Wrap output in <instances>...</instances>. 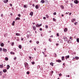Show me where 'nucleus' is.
Returning a JSON list of instances; mask_svg holds the SVG:
<instances>
[{"label":"nucleus","instance_id":"obj_1","mask_svg":"<svg viewBox=\"0 0 79 79\" xmlns=\"http://www.w3.org/2000/svg\"><path fill=\"white\" fill-rule=\"evenodd\" d=\"M37 27L35 26V25H33L32 27L33 29L34 30V31H35L36 30V27Z\"/></svg>","mask_w":79,"mask_h":79},{"label":"nucleus","instance_id":"obj_2","mask_svg":"<svg viewBox=\"0 0 79 79\" xmlns=\"http://www.w3.org/2000/svg\"><path fill=\"white\" fill-rule=\"evenodd\" d=\"M37 27H40V26H42V24H37L36 25H35Z\"/></svg>","mask_w":79,"mask_h":79},{"label":"nucleus","instance_id":"obj_3","mask_svg":"<svg viewBox=\"0 0 79 79\" xmlns=\"http://www.w3.org/2000/svg\"><path fill=\"white\" fill-rule=\"evenodd\" d=\"M63 39H64V41H67V40H68V38L66 36H64Z\"/></svg>","mask_w":79,"mask_h":79},{"label":"nucleus","instance_id":"obj_4","mask_svg":"<svg viewBox=\"0 0 79 79\" xmlns=\"http://www.w3.org/2000/svg\"><path fill=\"white\" fill-rule=\"evenodd\" d=\"M74 3L75 4H78V1L77 0H75L74 1Z\"/></svg>","mask_w":79,"mask_h":79},{"label":"nucleus","instance_id":"obj_5","mask_svg":"<svg viewBox=\"0 0 79 79\" xmlns=\"http://www.w3.org/2000/svg\"><path fill=\"white\" fill-rule=\"evenodd\" d=\"M25 67L28 66V64L27 62H25L24 64Z\"/></svg>","mask_w":79,"mask_h":79},{"label":"nucleus","instance_id":"obj_6","mask_svg":"<svg viewBox=\"0 0 79 79\" xmlns=\"http://www.w3.org/2000/svg\"><path fill=\"white\" fill-rule=\"evenodd\" d=\"M66 60H67L68 58H69V56L68 55L65 56Z\"/></svg>","mask_w":79,"mask_h":79},{"label":"nucleus","instance_id":"obj_7","mask_svg":"<svg viewBox=\"0 0 79 79\" xmlns=\"http://www.w3.org/2000/svg\"><path fill=\"white\" fill-rule=\"evenodd\" d=\"M56 62H58V63H61V60L59 59L58 60H56Z\"/></svg>","mask_w":79,"mask_h":79},{"label":"nucleus","instance_id":"obj_8","mask_svg":"<svg viewBox=\"0 0 79 79\" xmlns=\"http://www.w3.org/2000/svg\"><path fill=\"white\" fill-rule=\"evenodd\" d=\"M45 2V0H41L40 1V3H44Z\"/></svg>","mask_w":79,"mask_h":79},{"label":"nucleus","instance_id":"obj_9","mask_svg":"<svg viewBox=\"0 0 79 79\" xmlns=\"http://www.w3.org/2000/svg\"><path fill=\"white\" fill-rule=\"evenodd\" d=\"M2 50H3V52H6V51H7L6 49L5 48H3Z\"/></svg>","mask_w":79,"mask_h":79},{"label":"nucleus","instance_id":"obj_10","mask_svg":"<svg viewBox=\"0 0 79 79\" xmlns=\"http://www.w3.org/2000/svg\"><path fill=\"white\" fill-rule=\"evenodd\" d=\"M7 2H8V0H4V3H6Z\"/></svg>","mask_w":79,"mask_h":79},{"label":"nucleus","instance_id":"obj_11","mask_svg":"<svg viewBox=\"0 0 79 79\" xmlns=\"http://www.w3.org/2000/svg\"><path fill=\"white\" fill-rule=\"evenodd\" d=\"M10 68V66L9 65H8L7 66V67H6L7 69H8Z\"/></svg>","mask_w":79,"mask_h":79},{"label":"nucleus","instance_id":"obj_12","mask_svg":"<svg viewBox=\"0 0 79 79\" xmlns=\"http://www.w3.org/2000/svg\"><path fill=\"white\" fill-rule=\"evenodd\" d=\"M26 68L27 70H28V69H29V68H30V67H29V66H27V67H25Z\"/></svg>","mask_w":79,"mask_h":79},{"label":"nucleus","instance_id":"obj_13","mask_svg":"<svg viewBox=\"0 0 79 79\" xmlns=\"http://www.w3.org/2000/svg\"><path fill=\"white\" fill-rule=\"evenodd\" d=\"M73 58L74 59H76V60H78L79 58V57L77 56H76L74 58V57H73Z\"/></svg>","mask_w":79,"mask_h":79},{"label":"nucleus","instance_id":"obj_14","mask_svg":"<svg viewBox=\"0 0 79 79\" xmlns=\"http://www.w3.org/2000/svg\"><path fill=\"white\" fill-rule=\"evenodd\" d=\"M3 64H2V65H0V68H3Z\"/></svg>","mask_w":79,"mask_h":79},{"label":"nucleus","instance_id":"obj_15","mask_svg":"<svg viewBox=\"0 0 79 79\" xmlns=\"http://www.w3.org/2000/svg\"><path fill=\"white\" fill-rule=\"evenodd\" d=\"M35 7L36 9H38V8H39V6H38V5H36L35 6Z\"/></svg>","mask_w":79,"mask_h":79},{"label":"nucleus","instance_id":"obj_16","mask_svg":"<svg viewBox=\"0 0 79 79\" xmlns=\"http://www.w3.org/2000/svg\"><path fill=\"white\" fill-rule=\"evenodd\" d=\"M15 35H18V36L21 35V34L19 33H16Z\"/></svg>","mask_w":79,"mask_h":79},{"label":"nucleus","instance_id":"obj_17","mask_svg":"<svg viewBox=\"0 0 79 79\" xmlns=\"http://www.w3.org/2000/svg\"><path fill=\"white\" fill-rule=\"evenodd\" d=\"M33 12H31L30 14V15H31V16H32V15H33Z\"/></svg>","mask_w":79,"mask_h":79},{"label":"nucleus","instance_id":"obj_18","mask_svg":"<svg viewBox=\"0 0 79 79\" xmlns=\"http://www.w3.org/2000/svg\"><path fill=\"white\" fill-rule=\"evenodd\" d=\"M76 21V19H73L71 20V21L72 23H73V22H74V21Z\"/></svg>","mask_w":79,"mask_h":79},{"label":"nucleus","instance_id":"obj_19","mask_svg":"<svg viewBox=\"0 0 79 79\" xmlns=\"http://www.w3.org/2000/svg\"><path fill=\"white\" fill-rule=\"evenodd\" d=\"M20 19V18L19 17H17L16 19L15 20L16 21H17V20H19Z\"/></svg>","mask_w":79,"mask_h":79},{"label":"nucleus","instance_id":"obj_20","mask_svg":"<svg viewBox=\"0 0 79 79\" xmlns=\"http://www.w3.org/2000/svg\"><path fill=\"white\" fill-rule=\"evenodd\" d=\"M19 48H20V49H21L22 48V46H21V45H19Z\"/></svg>","mask_w":79,"mask_h":79},{"label":"nucleus","instance_id":"obj_21","mask_svg":"<svg viewBox=\"0 0 79 79\" xmlns=\"http://www.w3.org/2000/svg\"><path fill=\"white\" fill-rule=\"evenodd\" d=\"M64 56H62L61 58V60L62 61H63L64 60Z\"/></svg>","mask_w":79,"mask_h":79},{"label":"nucleus","instance_id":"obj_22","mask_svg":"<svg viewBox=\"0 0 79 79\" xmlns=\"http://www.w3.org/2000/svg\"><path fill=\"white\" fill-rule=\"evenodd\" d=\"M60 8H61L63 9H64V6L63 5H61L60 6Z\"/></svg>","mask_w":79,"mask_h":79},{"label":"nucleus","instance_id":"obj_23","mask_svg":"<svg viewBox=\"0 0 79 79\" xmlns=\"http://www.w3.org/2000/svg\"><path fill=\"white\" fill-rule=\"evenodd\" d=\"M1 47H3L4 46V44L3 43H2L1 44Z\"/></svg>","mask_w":79,"mask_h":79},{"label":"nucleus","instance_id":"obj_24","mask_svg":"<svg viewBox=\"0 0 79 79\" xmlns=\"http://www.w3.org/2000/svg\"><path fill=\"white\" fill-rule=\"evenodd\" d=\"M15 23V22L14 21H13V22L12 24V26H14Z\"/></svg>","mask_w":79,"mask_h":79},{"label":"nucleus","instance_id":"obj_25","mask_svg":"<svg viewBox=\"0 0 79 79\" xmlns=\"http://www.w3.org/2000/svg\"><path fill=\"white\" fill-rule=\"evenodd\" d=\"M50 65H51L52 66H53V63H52V62H51L50 63Z\"/></svg>","mask_w":79,"mask_h":79},{"label":"nucleus","instance_id":"obj_26","mask_svg":"<svg viewBox=\"0 0 79 79\" xmlns=\"http://www.w3.org/2000/svg\"><path fill=\"white\" fill-rule=\"evenodd\" d=\"M6 71L7 70L6 69H4L3 70V72H4V73H6Z\"/></svg>","mask_w":79,"mask_h":79},{"label":"nucleus","instance_id":"obj_27","mask_svg":"<svg viewBox=\"0 0 79 79\" xmlns=\"http://www.w3.org/2000/svg\"><path fill=\"white\" fill-rule=\"evenodd\" d=\"M64 32H66V31H68V29L66 28H65L64 29Z\"/></svg>","mask_w":79,"mask_h":79},{"label":"nucleus","instance_id":"obj_28","mask_svg":"<svg viewBox=\"0 0 79 79\" xmlns=\"http://www.w3.org/2000/svg\"><path fill=\"white\" fill-rule=\"evenodd\" d=\"M10 54H12L13 55H15V53L13 52H10Z\"/></svg>","mask_w":79,"mask_h":79},{"label":"nucleus","instance_id":"obj_29","mask_svg":"<svg viewBox=\"0 0 79 79\" xmlns=\"http://www.w3.org/2000/svg\"><path fill=\"white\" fill-rule=\"evenodd\" d=\"M5 60L6 61H8V58L6 57L5 58Z\"/></svg>","mask_w":79,"mask_h":79},{"label":"nucleus","instance_id":"obj_30","mask_svg":"<svg viewBox=\"0 0 79 79\" xmlns=\"http://www.w3.org/2000/svg\"><path fill=\"white\" fill-rule=\"evenodd\" d=\"M52 40L51 38H49L48 39V41H49V42H52V41L51 40Z\"/></svg>","mask_w":79,"mask_h":79},{"label":"nucleus","instance_id":"obj_31","mask_svg":"<svg viewBox=\"0 0 79 79\" xmlns=\"http://www.w3.org/2000/svg\"><path fill=\"white\" fill-rule=\"evenodd\" d=\"M46 17L47 18H49V16L48 15H46Z\"/></svg>","mask_w":79,"mask_h":79},{"label":"nucleus","instance_id":"obj_32","mask_svg":"<svg viewBox=\"0 0 79 79\" xmlns=\"http://www.w3.org/2000/svg\"><path fill=\"white\" fill-rule=\"evenodd\" d=\"M77 42H79V38L77 39Z\"/></svg>","mask_w":79,"mask_h":79},{"label":"nucleus","instance_id":"obj_33","mask_svg":"<svg viewBox=\"0 0 79 79\" xmlns=\"http://www.w3.org/2000/svg\"><path fill=\"white\" fill-rule=\"evenodd\" d=\"M53 21H56V19H55L54 18H53Z\"/></svg>","mask_w":79,"mask_h":79},{"label":"nucleus","instance_id":"obj_34","mask_svg":"<svg viewBox=\"0 0 79 79\" xmlns=\"http://www.w3.org/2000/svg\"><path fill=\"white\" fill-rule=\"evenodd\" d=\"M45 27L46 29H47V28H48V25H45Z\"/></svg>","mask_w":79,"mask_h":79},{"label":"nucleus","instance_id":"obj_35","mask_svg":"<svg viewBox=\"0 0 79 79\" xmlns=\"http://www.w3.org/2000/svg\"><path fill=\"white\" fill-rule=\"evenodd\" d=\"M31 64H35V62H34V61H33L31 62Z\"/></svg>","mask_w":79,"mask_h":79},{"label":"nucleus","instance_id":"obj_36","mask_svg":"<svg viewBox=\"0 0 79 79\" xmlns=\"http://www.w3.org/2000/svg\"><path fill=\"white\" fill-rule=\"evenodd\" d=\"M14 43L13 42H12L11 43V45L12 46H13L14 45Z\"/></svg>","mask_w":79,"mask_h":79},{"label":"nucleus","instance_id":"obj_37","mask_svg":"<svg viewBox=\"0 0 79 79\" xmlns=\"http://www.w3.org/2000/svg\"><path fill=\"white\" fill-rule=\"evenodd\" d=\"M53 15H56V12H54L53 13Z\"/></svg>","mask_w":79,"mask_h":79},{"label":"nucleus","instance_id":"obj_38","mask_svg":"<svg viewBox=\"0 0 79 79\" xmlns=\"http://www.w3.org/2000/svg\"><path fill=\"white\" fill-rule=\"evenodd\" d=\"M24 8H27V6H26V5H25L23 6Z\"/></svg>","mask_w":79,"mask_h":79},{"label":"nucleus","instance_id":"obj_39","mask_svg":"<svg viewBox=\"0 0 79 79\" xmlns=\"http://www.w3.org/2000/svg\"><path fill=\"white\" fill-rule=\"evenodd\" d=\"M27 74H29V72L27 71Z\"/></svg>","mask_w":79,"mask_h":79},{"label":"nucleus","instance_id":"obj_40","mask_svg":"<svg viewBox=\"0 0 79 79\" xmlns=\"http://www.w3.org/2000/svg\"><path fill=\"white\" fill-rule=\"evenodd\" d=\"M59 76H62V74H61V73H60L59 74Z\"/></svg>","mask_w":79,"mask_h":79},{"label":"nucleus","instance_id":"obj_41","mask_svg":"<svg viewBox=\"0 0 79 79\" xmlns=\"http://www.w3.org/2000/svg\"><path fill=\"white\" fill-rule=\"evenodd\" d=\"M36 44H39V41H37L36 42Z\"/></svg>","mask_w":79,"mask_h":79},{"label":"nucleus","instance_id":"obj_42","mask_svg":"<svg viewBox=\"0 0 79 79\" xmlns=\"http://www.w3.org/2000/svg\"><path fill=\"white\" fill-rule=\"evenodd\" d=\"M76 24H77V22H75L74 23V24L75 25H76Z\"/></svg>","mask_w":79,"mask_h":79},{"label":"nucleus","instance_id":"obj_43","mask_svg":"<svg viewBox=\"0 0 79 79\" xmlns=\"http://www.w3.org/2000/svg\"><path fill=\"white\" fill-rule=\"evenodd\" d=\"M45 2L46 3H48V1L47 0H45Z\"/></svg>","mask_w":79,"mask_h":79},{"label":"nucleus","instance_id":"obj_44","mask_svg":"<svg viewBox=\"0 0 79 79\" xmlns=\"http://www.w3.org/2000/svg\"><path fill=\"white\" fill-rule=\"evenodd\" d=\"M2 48H0V52H1V51H2Z\"/></svg>","mask_w":79,"mask_h":79},{"label":"nucleus","instance_id":"obj_45","mask_svg":"<svg viewBox=\"0 0 79 79\" xmlns=\"http://www.w3.org/2000/svg\"><path fill=\"white\" fill-rule=\"evenodd\" d=\"M16 57H15L14 58V60H16Z\"/></svg>","mask_w":79,"mask_h":79},{"label":"nucleus","instance_id":"obj_46","mask_svg":"<svg viewBox=\"0 0 79 79\" xmlns=\"http://www.w3.org/2000/svg\"><path fill=\"white\" fill-rule=\"evenodd\" d=\"M35 1H36L35 2L36 3H37V2H38V1H37V0H34Z\"/></svg>","mask_w":79,"mask_h":79},{"label":"nucleus","instance_id":"obj_47","mask_svg":"<svg viewBox=\"0 0 79 79\" xmlns=\"http://www.w3.org/2000/svg\"><path fill=\"white\" fill-rule=\"evenodd\" d=\"M18 16H19V17H21V15H20V14H19L18 15Z\"/></svg>","mask_w":79,"mask_h":79},{"label":"nucleus","instance_id":"obj_48","mask_svg":"<svg viewBox=\"0 0 79 79\" xmlns=\"http://www.w3.org/2000/svg\"><path fill=\"white\" fill-rule=\"evenodd\" d=\"M43 19H46V17H43Z\"/></svg>","mask_w":79,"mask_h":79},{"label":"nucleus","instance_id":"obj_49","mask_svg":"<svg viewBox=\"0 0 79 79\" xmlns=\"http://www.w3.org/2000/svg\"><path fill=\"white\" fill-rule=\"evenodd\" d=\"M10 6H13V5L12 4H10Z\"/></svg>","mask_w":79,"mask_h":79},{"label":"nucleus","instance_id":"obj_50","mask_svg":"<svg viewBox=\"0 0 79 79\" xmlns=\"http://www.w3.org/2000/svg\"><path fill=\"white\" fill-rule=\"evenodd\" d=\"M57 36H59V33H57L56 34Z\"/></svg>","mask_w":79,"mask_h":79},{"label":"nucleus","instance_id":"obj_51","mask_svg":"<svg viewBox=\"0 0 79 79\" xmlns=\"http://www.w3.org/2000/svg\"><path fill=\"white\" fill-rule=\"evenodd\" d=\"M40 31H42V28H40Z\"/></svg>","mask_w":79,"mask_h":79},{"label":"nucleus","instance_id":"obj_52","mask_svg":"<svg viewBox=\"0 0 79 79\" xmlns=\"http://www.w3.org/2000/svg\"><path fill=\"white\" fill-rule=\"evenodd\" d=\"M58 45H59V44L57 43L56 44V46H58Z\"/></svg>","mask_w":79,"mask_h":79},{"label":"nucleus","instance_id":"obj_53","mask_svg":"<svg viewBox=\"0 0 79 79\" xmlns=\"http://www.w3.org/2000/svg\"><path fill=\"white\" fill-rule=\"evenodd\" d=\"M32 6H33V7H34V6H35V5H34V4H33L32 5Z\"/></svg>","mask_w":79,"mask_h":79},{"label":"nucleus","instance_id":"obj_54","mask_svg":"<svg viewBox=\"0 0 79 79\" xmlns=\"http://www.w3.org/2000/svg\"><path fill=\"white\" fill-rule=\"evenodd\" d=\"M3 14H1V17H3Z\"/></svg>","mask_w":79,"mask_h":79},{"label":"nucleus","instance_id":"obj_55","mask_svg":"<svg viewBox=\"0 0 79 79\" xmlns=\"http://www.w3.org/2000/svg\"><path fill=\"white\" fill-rule=\"evenodd\" d=\"M35 24V23H32V24H33V25H34V24Z\"/></svg>","mask_w":79,"mask_h":79},{"label":"nucleus","instance_id":"obj_56","mask_svg":"<svg viewBox=\"0 0 79 79\" xmlns=\"http://www.w3.org/2000/svg\"><path fill=\"white\" fill-rule=\"evenodd\" d=\"M69 15H71V13H69Z\"/></svg>","mask_w":79,"mask_h":79},{"label":"nucleus","instance_id":"obj_57","mask_svg":"<svg viewBox=\"0 0 79 79\" xmlns=\"http://www.w3.org/2000/svg\"><path fill=\"white\" fill-rule=\"evenodd\" d=\"M34 50H35H35H36V48H34Z\"/></svg>","mask_w":79,"mask_h":79},{"label":"nucleus","instance_id":"obj_58","mask_svg":"<svg viewBox=\"0 0 79 79\" xmlns=\"http://www.w3.org/2000/svg\"><path fill=\"white\" fill-rule=\"evenodd\" d=\"M21 40H23V38H22L21 39Z\"/></svg>","mask_w":79,"mask_h":79},{"label":"nucleus","instance_id":"obj_59","mask_svg":"<svg viewBox=\"0 0 79 79\" xmlns=\"http://www.w3.org/2000/svg\"><path fill=\"white\" fill-rule=\"evenodd\" d=\"M70 39H72V37H70Z\"/></svg>","mask_w":79,"mask_h":79},{"label":"nucleus","instance_id":"obj_60","mask_svg":"<svg viewBox=\"0 0 79 79\" xmlns=\"http://www.w3.org/2000/svg\"><path fill=\"white\" fill-rule=\"evenodd\" d=\"M0 75H2V72H0Z\"/></svg>","mask_w":79,"mask_h":79},{"label":"nucleus","instance_id":"obj_61","mask_svg":"<svg viewBox=\"0 0 79 79\" xmlns=\"http://www.w3.org/2000/svg\"><path fill=\"white\" fill-rule=\"evenodd\" d=\"M41 37H43V35L42 34H41Z\"/></svg>","mask_w":79,"mask_h":79},{"label":"nucleus","instance_id":"obj_62","mask_svg":"<svg viewBox=\"0 0 79 79\" xmlns=\"http://www.w3.org/2000/svg\"><path fill=\"white\" fill-rule=\"evenodd\" d=\"M51 73H53V71H51Z\"/></svg>","mask_w":79,"mask_h":79},{"label":"nucleus","instance_id":"obj_63","mask_svg":"<svg viewBox=\"0 0 79 79\" xmlns=\"http://www.w3.org/2000/svg\"><path fill=\"white\" fill-rule=\"evenodd\" d=\"M67 77H69V75H68L67 76Z\"/></svg>","mask_w":79,"mask_h":79},{"label":"nucleus","instance_id":"obj_64","mask_svg":"<svg viewBox=\"0 0 79 79\" xmlns=\"http://www.w3.org/2000/svg\"><path fill=\"white\" fill-rule=\"evenodd\" d=\"M30 43H31V42H32V40L30 41Z\"/></svg>","mask_w":79,"mask_h":79}]
</instances>
